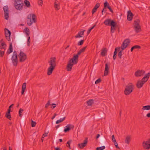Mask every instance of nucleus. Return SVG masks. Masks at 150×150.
<instances>
[{"mask_svg":"<svg viewBox=\"0 0 150 150\" xmlns=\"http://www.w3.org/2000/svg\"><path fill=\"white\" fill-rule=\"evenodd\" d=\"M82 53L80 50L78 52L77 54L75 55L69 61L67 66V71H70L71 70L73 64H76L78 61L79 55Z\"/></svg>","mask_w":150,"mask_h":150,"instance_id":"obj_1","label":"nucleus"},{"mask_svg":"<svg viewBox=\"0 0 150 150\" xmlns=\"http://www.w3.org/2000/svg\"><path fill=\"white\" fill-rule=\"evenodd\" d=\"M50 67L47 69V75H50L52 74L56 66V58L55 57H52L48 61Z\"/></svg>","mask_w":150,"mask_h":150,"instance_id":"obj_2","label":"nucleus"},{"mask_svg":"<svg viewBox=\"0 0 150 150\" xmlns=\"http://www.w3.org/2000/svg\"><path fill=\"white\" fill-rule=\"evenodd\" d=\"M150 76V73L149 72L145 75L141 80L137 81V87L138 88H141L143 85L148 80Z\"/></svg>","mask_w":150,"mask_h":150,"instance_id":"obj_3","label":"nucleus"},{"mask_svg":"<svg viewBox=\"0 0 150 150\" xmlns=\"http://www.w3.org/2000/svg\"><path fill=\"white\" fill-rule=\"evenodd\" d=\"M103 23L106 25H110L111 26L110 32L113 33L115 30V28L117 23L113 20L110 19H107Z\"/></svg>","mask_w":150,"mask_h":150,"instance_id":"obj_4","label":"nucleus"},{"mask_svg":"<svg viewBox=\"0 0 150 150\" xmlns=\"http://www.w3.org/2000/svg\"><path fill=\"white\" fill-rule=\"evenodd\" d=\"M27 18V23L29 26L31 25L33 23H35L37 22V17L34 14H29Z\"/></svg>","mask_w":150,"mask_h":150,"instance_id":"obj_5","label":"nucleus"},{"mask_svg":"<svg viewBox=\"0 0 150 150\" xmlns=\"http://www.w3.org/2000/svg\"><path fill=\"white\" fill-rule=\"evenodd\" d=\"M134 86L131 83H130L126 86L124 91V93L126 95H128L131 93L133 90Z\"/></svg>","mask_w":150,"mask_h":150,"instance_id":"obj_6","label":"nucleus"},{"mask_svg":"<svg viewBox=\"0 0 150 150\" xmlns=\"http://www.w3.org/2000/svg\"><path fill=\"white\" fill-rule=\"evenodd\" d=\"M18 54L16 51H14L11 58V60L14 66L16 67L18 64Z\"/></svg>","mask_w":150,"mask_h":150,"instance_id":"obj_7","label":"nucleus"},{"mask_svg":"<svg viewBox=\"0 0 150 150\" xmlns=\"http://www.w3.org/2000/svg\"><path fill=\"white\" fill-rule=\"evenodd\" d=\"M19 61L20 62H24L26 59L27 57L26 54L22 51L20 50V52L18 54Z\"/></svg>","mask_w":150,"mask_h":150,"instance_id":"obj_8","label":"nucleus"},{"mask_svg":"<svg viewBox=\"0 0 150 150\" xmlns=\"http://www.w3.org/2000/svg\"><path fill=\"white\" fill-rule=\"evenodd\" d=\"M14 6L16 9L19 10H22V9L23 8V2L14 3Z\"/></svg>","mask_w":150,"mask_h":150,"instance_id":"obj_9","label":"nucleus"},{"mask_svg":"<svg viewBox=\"0 0 150 150\" xmlns=\"http://www.w3.org/2000/svg\"><path fill=\"white\" fill-rule=\"evenodd\" d=\"M130 42V40L129 39H127L125 40L122 45L121 47L122 50H124L129 45Z\"/></svg>","mask_w":150,"mask_h":150,"instance_id":"obj_10","label":"nucleus"},{"mask_svg":"<svg viewBox=\"0 0 150 150\" xmlns=\"http://www.w3.org/2000/svg\"><path fill=\"white\" fill-rule=\"evenodd\" d=\"M26 40L24 36H20L18 40V45H23Z\"/></svg>","mask_w":150,"mask_h":150,"instance_id":"obj_11","label":"nucleus"},{"mask_svg":"<svg viewBox=\"0 0 150 150\" xmlns=\"http://www.w3.org/2000/svg\"><path fill=\"white\" fill-rule=\"evenodd\" d=\"M88 142V138L86 137L83 141V143H79L78 144V147L80 149H83L86 146Z\"/></svg>","mask_w":150,"mask_h":150,"instance_id":"obj_12","label":"nucleus"},{"mask_svg":"<svg viewBox=\"0 0 150 150\" xmlns=\"http://www.w3.org/2000/svg\"><path fill=\"white\" fill-rule=\"evenodd\" d=\"M145 71L143 70H138L134 73L136 77H140L143 75L145 73Z\"/></svg>","mask_w":150,"mask_h":150,"instance_id":"obj_13","label":"nucleus"},{"mask_svg":"<svg viewBox=\"0 0 150 150\" xmlns=\"http://www.w3.org/2000/svg\"><path fill=\"white\" fill-rule=\"evenodd\" d=\"M143 145L145 149H149L150 148V140L143 142Z\"/></svg>","mask_w":150,"mask_h":150,"instance_id":"obj_14","label":"nucleus"},{"mask_svg":"<svg viewBox=\"0 0 150 150\" xmlns=\"http://www.w3.org/2000/svg\"><path fill=\"white\" fill-rule=\"evenodd\" d=\"M54 7L56 10H59L60 8V4L57 0H55L54 3Z\"/></svg>","mask_w":150,"mask_h":150,"instance_id":"obj_15","label":"nucleus"},{"mask_svg":"<svg viewBox=\"0 0 150 150\" xmlns=\"http://www.w3.org/2000/svg\"><path fill=\"white\" fill-rule=\"evenodd\" d=\"M133 15L132 12L130 11H128L127 15V19L128 21H131L132 20Z\"/></svg>","mask_w":150,"mask_h":150,"instance_id":"obj_16","label":"nucleus"},{"mask_svg":"<svg viewBox=\"0 0 150 150\" xmlns=\"http://www.w3.org/2000/svg\"><path fill=\"white\" fill-rule=\"evenodd\" d=\"M74 127V126L73 125H71L70 124H68L65 127L64 131L65 132H67L70 130L71 128H73Z\"/></svg>","mask_w":150,"mask_h":150,"instance_id":"obj_17","label":"nucleus"},{"mask_svg":"<svg viewBox=\"0 0 150 150\" xmlns=\"http://www.w3.org/2000/svg\"><path fill=\"white\" fill-rule=\"evenodd\" d=\"M6 46V45L5 42L3 41V39H1L0 41V48L1 49H5Z\"/></svg>","mask_w":150,"mask_h":150,"instance_id":"obj_18","label":"nucleus"},{"mask_svg":"<svg viewBox=\"0 0 150 150\" xmlns=\"http://www.w3.org/2000/svg\"><path fill=\"white\" fill-rule=\"evenodd\" d=\"M109 67L107 63L105 64V69L104 75L106 76L108 74L109 71Z\"/></svg>","mask_w":150,"mask_h":150,"instance_id":"obj_19","label":"nucleus"},{"mask_svg":"<svg viewBox=\"0 0 150 150\" xmlns=\"http://www.w3.org/2000/svg\"><path fill=\"white\" fill-rule=\"evenodd\" d=\"M85 31V30H83L82 31H80L75 36V38H77L82 37V36L81 35H83L84 34Z\"/></svg>","mask_w":150,"mask_h":150,"instance_id":"obj_20","label":"nucleus"},{"mask_svg":"<svg viewBox=\"0 0 150 150\" xmlns=\"http://www.w3.org/2000/svg\"><path fill=\"white\" fill-rule=\"evenodd\" d=\"M107 52V49L105 48L103 49L101 51V54L102 56H105Z\"/></svg>","mask_w":150,"mask_h":150,"instance_id":"obj_21","label":"nucleus"},{"mask_svg":"<svg viewBox=\"0 0 150 150\" xmlns=\"http://www.w3.org/2000/svg\"><path fill=\"white\" fill-rule=\"evenodd\" d=\"M24 3L25 6L28 8H30L31 7V5L29 1L27 0H25Z\"/></svg>","mask_w":150,"mask_h":150,"instance_id":"obj_22","label":"nucleus"},{"mask_svg":"<svg viewBox=\"0 0 150 150\" xmlns=\"http://www.w3.org/2000/svg\"><path fill=\"white\" fill-rule=\"evenodd\" d=\"M13 51V48L12 43H11L7 51V53L8 54H9L10 53L12 52Z\"/></svg>","mask_w":150,"mask_h":150,"instance_id":"obj_23","label":"nucleus"},{"mask_svg":"<svg viewBox=\"0 0 150 150\" xmlns=\"http://www.w3.org/2000/svg\"><path fill=\"white\" fill-rule=\"evenodd\" d=\"M26 84L25 83H24L22 85V88L21 94L23 95L24 94V92L26 88Z\"/></svg>","mask_w":150,"mask_h":150,"instance_id":"obj_24","label":"nucleus"},{"mask_svg":"<svg viewBox=\"0 0 150 150\" xmlns=\"http://www.w3.org/2000/svg\"><path fill=\"white\" fill-rule=\"evenodd\" d=\"M24 32H25L27 36H29L30 35V30L27 27H26L24 30Z\"/></svg>","mask_w":150,"mask_h":150,"instance_id":"obj_25","label":"nucleus"},{"mask_svg":"<svg viewBox=\"0 0 150 150\" xmlns=\"http://www.w3.org/2000/svg\"><path fill=\"white\" fill-rule=\"evenodd\" d=\"M131 139V136L129 135H128L127 136L125 140V143H127V144H129V142H130Z\"/></svg>","mask_w":150,"mask_h":150,"instance_id":"obj_26","label":"nucleus"},{"mask_svg":"<svg viewBox=\"0 0 150 150\" xmlns=\"http://www.w3.org/2000/svg\"><path fill=\"white\" fill-rule=\"evenodd\" d=\"M4 15L5 19L6 20H8L9 16L8 11L4 12Z\"/></svg>","mask_w":150,"mask_h":150,"instance_id":"obj_27","label":"nucleus"},{"mask_svg":"<svg viewBox=\"0 0 150 150\" xmlns=\"http://www.w3.org/2000/svg\"><path fill=\"white\" fill-rule=\"evenodd\" d=\"M93 99H90L87 101V104L88 105L91 106L93 103Z\"/></svg>","mask_w":150,"mask_h":150,"instance_id":"obj_28","label":"nucleus"},{"mask_svg":"<svg viewBox=\"0 0 150 150\" xmlns=\"http://www.w3.org/2000/svg\"><path fill=\"white\" fill-rule=\"evenodd\" d=\"M135 30L137 33L139 32V30L141 29L140 26L139 25L134 26Z\"/></svg>","mask_w":150,"mask_h":150,"instance_id":"obj_29","label":"nucleus"},{"mask_svg":"<svg viewBox=\"0 0 150 150\" xmlns=\"http://www.w3.org/2000/svg\"><path fill=\"white\" fill-rule=\"evenodd\" d=\"M141 47L140 46L138 45H135L133 46L131 49V51L132 52L133 50L135 49H140Z\"/></svg>","mask_w":150,"mask_h":150,"instance_id":"obj_30","label":"nucleus"},{"mask_svg":"<svg viewBox=\"0 0 150 150\" xmlns=\"http://www.w3.org/2000/svg\"><path fill=\"white\" fill-rule=\"evenodd\" d=\"M142 109L143 110H150V105L144 106Z\"/></svg>","mask_w":150,"mask_h":150,"instance_id":"obj_31","label":"nucleus"},{"mask_svg":"<svg viewBox=\"0 0 150 150\" xmlns=\"http://www.w3.org/2000/svg\"><path fill=\"white\" fill-rule=\"evenodd\" d=\"M5 117L8 119L10 120H11V116L10 112H7L5 115Z\"/></svg>","mask_w":150,"mask_h":150,"instance_id":"obj_32","label":"nucleus"},{"mask_svg":"<svg viewBox=\"0 0 150 150\" xmlns=\"http://www.w3.org/2000/svg\"><path fill=\"white\" fill-rule=\"evenodd\" d=\"M5 35L9 34V36H10L11 34V33L10 31L8 29L6 28L5 29Z\"/></svg>","mask_w":150,"mask_h":150,"instance_id":"obj_33","label":"nucleus"},{"mask_svg":"<svg viewBox=\"0 0 150 150\" xmlns=\"http://www.w3.org/2000/svg\"><path fill=\"white\" fill-rule=\"evenodd\" d=\"M65 117H64V118H60L59 120H57L56 122V124H58L61 122H63L65 119Z\"/></svg>","mask_w":150,"mask_h":150,"instance_id":"obj_34","label":"nucleus"},{"mask_svg":"<svg viewBox=\"0 0 150 150\" xmlns=\"http://www.w3.org/2000/svg\"><path fill=\"white\" fill-rule=\"evenodd\" d=\"M72 141L71 140H69L68 141L67 143V147H69V149H71V146H70V144L71 142Z\"/></svg>","mask_w":150,"mask_h":150,"instance_id":"obj_35","label":"nucleus"},{"mask_svg":"<svg viewBox=\"0 0 150 150\" xmlns=\"http://www.w3.org/2000/svg\"><path fill=\"white\" fill-rule=\"evenodd\" d=\"M140 21L138 19H137L134 21V26L138 25H139Z\"/></svg>","mask_w":150,"mask_h":150,"instance_id":"obj_36","label":"nucleus"},{"mask_svg":"<svg viewBox=\"0 0 150 150\" xmlns=\"http://www.w3.org/2000/svg\"><path fill=\"white\" fill-rule=\"evenodd\" d=\"M104 6L105 8H108V7H109L110 6L108 2L106 1L104 3Z\"/></svg>","mask_w":150,"mask_h":150,"instance_id":"obj_37","label":"nucleus"},{"mask_svg":"<svg viewBox=\"0 0 150 150\" xmlns=\"http://www.w3.org/2000/svg\"><path fill=\"white\" fill-rule=\"evenodd\" d=\"M3 10L4 12L8 11V6H5L4 7Z\"/></svg>","mask_w":150,"mask_h":150,"instance_id":"obj_38","label":"nucleus"},{"mask_svg":"<svg viewBox=\"0 0 150 150\" xmlns=\"http://www.w3.org/2000/svg\"><path fill=\"white\" fill-rule=\"evenodd\" d=\"M105 148V146H103L100 147H98L96 149V150H103Z\"/></svg>","mask_w":150,"mask_h":150,"instance_id":"obj_39","label":"nucleus"},{"mask_svg":"<svg viewBox=\"0 0 150 150\" xmlns=\"http://www.w3.org/2000/svg\"><path fill=\"white\" fill-rule=\"evenodd\" d=\"M23 111V109H21V108H20L19 109V116L21 117H22V115L21 114V113Z\"/></svg>","mask_w":150,"mask_h":150,"instance_id":"obj_40","label":"nucleus"},{"mask_svg":"<svg viewBox=\"0 0 150 150\" xmlns=\"http://www.w3.org/2000/svg\"><path fill=\"white\" fill-rule=\"evenodd\" d=\"M122 50H122L120 51V52H119L118 54V56L120 59H121L122 57Z\"/></svg>","mask_w":150,"mask_h":150,"instance_id":"obj_41","label":"nucleus"},{"mask_svg":"<svg viewBox=\"0 0 150 150\" xmlns=\"http://www.w3.org/2000/svg\"><path fill=\"white\" fill-rule=\"evenodd\" d=\"M36 124V123L35 122H34L33 121H32L31 122V126L32 127H35Z\"/></svg>","mask_w":150,"mask_h":150,"instance_id":"obj_42","label":"nucleus"},{"mask_svg":"<svg viewBox=\"0 0 150 150\" xmlns=\"http://www.w3.org/2000/svg\"><path fill=\"white\" fill-rule=\"evenodd\" d=\"M38 4L39 5L42 6L43 4L42 0H40L38 1Z\"/></svg>","mask_w":150,"mask_h":150,"instance_id":"obj_43","label":"nucleus"},{"mask_svg":"<svg viewBox=\"0 0 150 150\" xmlns=\"http://www.w3.org/2000/svg\"><path fill=\"white\" fill-rule=\"evenodd\" d=\"M50 101H48L47 103L46 104L45 107L46 108H47L50 105Z\"/></svg>","mask_w":150,"mask_h":150,"instance_id":"obj_44","label":"nucleus"},{"mask_svg":"<svg viewBox=\"0 0 150 150\" xmlns=\"http://www.w3.org/2000/svg\"><path fill=\"white\" fill-rule=\"evenodd\" d=\"M30 37L29 36H28V40H27V45L28 46H29L30 45Z\"/></svg>","mask_w":150,"mask_h":150,"instance_id":"obj_45","label":"nucleus"},{"mask_svg":"<svg viewBox=\"0 0 150 150\" xmlns=\"http://www.w3.org/2000/svg\"><path fill=\"white\" fill-rule=\"evenodd\" d=\"M6 39L8 41L10 40V36H9V34L5 35Z\"/></svg>","mask_w":150,"mask_h":150,"instance_id":"obj_46","label":"nucleus"},{"mask_svg":"<svg viewBox=\"0 0 150 150\" xmlns=\"http://www.w3.org/2000/svg\"><path fill=\"white\" fill-rule=\"evenodd\" d=\"M84 40H81L78 43V45H81L83 43Z\"/></svg>","mask_w":150,"mask_h":150,"instance_id":"obj_47","label":"nucleus"},{"mask_svg":"<svg viewBox=\"0 0 150 150\" xmlns=\"http://www.w3.org/2000/svg\"><path fill=\"white\" fill-rule=\"evenodd\" d=\"M104 141H105V137H102L100 138V142L102 143L103 144L104 143Z\"/></svg>","mask_w":150,"mask_h":150,"instance_id":"obj_48","label":"nucleus"},{"mask_svg":"<svg viewBox=\"0 0 150 150\" xmlns=\"http://www.w3.org/2000/svg\"><path fill=\"white\" fill-rule=\"evenodd\" d=\"M63 127H60L58 129V130L57 131V133H59L62 132L63 131Z\"/></svg>","mask_w":150,"mask_h":150,"instance_id":"obj_49","label":"nucleus"},{"mask_svg":"<svg viewBox=\"0 0 150 150\" xmlns=\"http://www.w3.org/2000/svg\"><path fill=\"white\" fill-rule=\"evenodd\" d=\"M87 47L85 46L83 47L80 50L82 52H83L86 49V48Z\"/></svg>","mask_w":150,"mask_h":150,"instance_id":"obj_50","label":"nucleus"},{"mask_svg":"<svg viewBox=\"0 0 150 150\" xmlns=\"http://www.w3.org/2000/svg\"><path fill=\"white\" fill-rule=\"evenodd\" d=\"M101 81V79H99L96 81L95 82V83L96 84H98V83H99Z\"/></svg>","mask_w":150,"mask_h":150,"instance_id":"obj_51","label":"nucleus"},{"mask_svg":"<svg viewBox=\"0 0 150 150\" xmlns=\"http://www.w3.org/2000/svg\"><path fill=\"white\" fill-rule=\"evenodd\" d=\"M97 10V9L94 7L92 11V13L93 14L95 13L96 12Z\"/></svg>","mask_w":150,"mask_h":150,"instance_id":"obj_52","label":"nucleus"},{"mask_svg":"<svg viewBox=\"0 0 150 150\" xmlns=\"http://www.w3.org/2000/svg\"><path fill=\"white\" fill-rule=\"evenodd\" d=\"M100 6V4L99 3H97L95 5L94 8H96V9H97Z\"/></svg>","mask_w":150,"mask_h":150,"instance_id":"obj_53","label":"nucleus"},{"mask_svg":"<svg viewBox=\"0 0 150 150\" xmlns=\"http://www.w3.org/2000/svg\"><path fill=\"white\" fill-rule=\"evenodd\" d=\"M106 8H105V7H104V8H103V10L102 11V14L103 15V13L104 12V13H105L106 11H107V9H106Z\"/></svg>","mask_w":150,"mask_h":150,"instance_id":"obj_54","label":"nucleus"},{"mask_svg":"<svg viewBox=\"0 0 150 150\" xmlns=\"http://www.w3.org/2000/svg\"><path fill=\"white\" fill-rule=\"evenodd\" d=\"M4 51H1L0 50V56L2 57L4 55Z\"/></svg>","mask_w":150,"mask_h":150,"instance_id":"obj_55","label":"nucleus"},{"mask_svg":"<svg viewBox=\"0 0 150 150\" xmlns=\"http://www.w3.org/2000/svg\"><path fill=\"white\" fill-rule=\"evenodd\" d=\"M112 140L113 142L116 141V140L115 139L114 135H112Z\"/></svg>","mask_w":150,"mask_h":150,"instance_id":"obj_56","label":"nucleus"},{"mask_svg":"<svg viewBox=\"0 0 150 150\" xmlns=\"http://www.w3.org/2000/svg\"><path fill=\"white\" fill-rule=\"evenodd\" d=\"M52 108L53 109H54V108H55L56 107V106H57V105L54 103H52Z\"/></svg>","mask_w":150,"mask_h":150,"instance_id":"obj_57","label":"nucleus"},{"mask_svg":"<svg viewBox=\"0 0 150 150\" xmlns=\"http://www.w3.org/2000/svg\"><path fill=\"white\" fill-rule=\"evenodd\" d=\"M108 8L109 10L112 13H113V11L112 9L110 7V6L109 7L108 6Z\"/></svg>","mask_w":150,"mask_h":150,"instance_id":"obj_58","label":"nucleus"},{"mask_svg":"<svg viewBox=\"0 0 150 150\" xmlns=\"http://www.w3.org/2000/svg\"><path fill=\"white\" fill-rule=\"evenodd\" d=\"M14 3H16L17 2H22V0H14Z\"/></svg>","mask_w":150,"mask_h":150,"instance_id":"obj_59","label":"nucleus"},{"mask_svg":"<svg viewBox=\"0 0 150 150\" xmlns=\"http://www.w3.org/2000/svg\"><path fill=\"white\" fill-rule=\"evenodd\" d=\"M117 48H115V51L114 52V54L116 55L117 54Z\"/></svg>","mask_w":150,"mask_h":150,"instance_id":"obj_60","label":"nucleus"},{"mask_svg":"<svg viewBox=\"0 0 150 150\" xmlns=\"http://www.w3.org/2000/svg\"><path fill=\"white\" fill-rule=\"evenodd\" d=\"M47 134H44L42 135V138H44V137H45L46 136H47Z\"/></svg>","mask_w":150,"mask_h":150,"instance_id":"obj_61","label":"nucleus"},{"mask_svg":"<svg viewBox=\"0 0 150 150\" xmlns=\"http://www.w3.org/2000/svg\"><path fill=\"white\" fill-rule=\"evenodd\" d=\"M146 117H150V112L148 113L146 115Z\"/></svg>","mask_w":150,"mask_h":150,"instance_id":"obj_62","label":"nucleus"},{"mask_svg":"<svg viewBox=\"0 0 150 150\" xmlns=\"http://www.w3.org/2000/svg\"><path fill=\"white\" fill-rule=\"evenodd\" d=\"M113 57L114 60H115L116 57V55L114 54Z\"/></svg>","mask_w":150,"mask_h":150,"instance_id":"obj_63","label":"nucleus"},{"mask_svg":"<svg viewBox=\"0 0 150 150\" xmlns=\"http://www.w3.org/2000/svg\"><path fill=\"white\" fill-rule=\"evenodd\" d=\"M100 135L99 134H98L96 136V139H98L100 137Z\"/></svg>","mask_w":150,"mask_h":150,"instance_id":"obj_64","label":"nucleus"}]
</instances>
